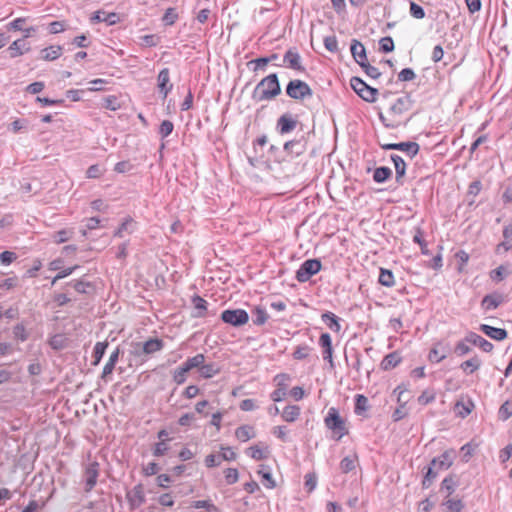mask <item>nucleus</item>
<instances>
[{
  "label": "nucleus",
  "mask_w": 512,
  "mask_h": 512,
  "mask_svg": "<svg viewBox=\"0 0 512 512\" xmlns=\"http://www.w3.org/2000/svg\"><path fill=\"white\" fill-rule=\"evenodd\" d=\"M378 281L385 287H393L395 284L394 275L391 270L381 268Z\"/></svg>",
  "instance_id": "obj_32"
},
{
  "label": "nucleus",
  "mask_w": 512,
  "mask_h": 512,
  "mask_svg": "<svg viewBox=\"0 0 512 512\" xmlns=\"http://www.w3.org/2000/svg\"><path fill=\"white\" fill-rule=\"evenodd\" d=\"M134 231V221L132 218H126L119 228L115 231L114 236L118 238H123L128 234L133 233Z\"/></svg>",
  "instance_id": "obj_26"
},
{
  "label": "nucleus",
  "mask_w": 512,
  "mask_h": 512,
  "mask_svg": "<svg viewBox=\"0 0 512 512\" xmlns=\"http://www.w3.org/2000/svg\"><path fill=\"white\" fill-rule=\"evenodd\" d=\"M281 92L278 77L275 73L263 78L253 91V98L260 102L271 100L278 96Z\"/></svg>",
  "instance_id": "obj_2"
},
{
  "label": "nucleus",
  "mask_w": 512,
  "mask_h": 512,
  "mask_svg": "<svg viewBox=\"0 0 512 512\" xmlns=\"http://www.w3.org/2000/svg\"><path fill=\"white\" fill-rule=\"evenodd\" d=\"M512 416V404L510 401L503 403L499 409V418L506 421Z\"/></svg>",
  "instance_id": "obj_50"
},
{
  "label": "nucleus",
  "mask_w": 512,
  "mask_h": 512,
  "mask_svg": "<svg viewBox=\"0 0 512 512\" xmlns=\"http://www.w3.org/2000/svg\"><path fill=\"white\" fill-rule=\"evenodd\" d=\"M368 399L362 394H357L355 396V408L354 412L357 415H364L368 410Z\"/></svg>",
  "instance_id": "obj_36"
},
{
  "label": "nucleus",
  "mask_w": 512,
  "mask_h": 512,
  "mask_svg": "<svg viewBox=\"0 0 512 512\" xmlns=\"http://www.w3.org/2000/svg\"><path fill=\"white\" fill-rule=\"evenodd\" d=\"M272 433L283 442L288 441V430L286 426H276Z\"/></svg>",
  "instance_id": "obj_61"
},
{
  "label": "nucleus",
  "mask_w": 512,
  "mask_h": 512,
  "mask_svg": "<svg viewBox=\"0 0 512 512\" xmlns=\"http://www.w3.org/2000/svg\"><path fill=\"white\" fill-rule=\"evenodd\" d=\"M16 258V254L11 251H4L0 253V262L2 265H10Z\"/></svg>",
  "instance_id": "obj_63"
},
{
  "label": "nucleus",
  "mask_w": 512,
  "mask_h": 512,
  "mask_svg": "<svg viewBox=\"0 0 512 512\" xmlns=\"http://www.w3.org/2000/svg\"><path fill=\"white\" fill-rule=\"evenodd\" d=\"M350 50L353 58L359 65L367 62L366 50L361 42L356 39L352 40Z\"/></svg>",
  "instance_id": "obj_16"
},
{
  "label": "nucleus",
  "mask_w": 512,
  "mask_h": 512,
  "mask_svg": "<svg viewBox=\"0 0 512 512\" xmlns=\"http://www.w3.org/2000/svg\"><path fill=\"white\" fill-rule=\"evenodd\" d=\"M73 234H74L73 230L62 229L60 231H57L53 235V240H54L55 243L61 244V243H64V242L68 241L69 239H71Z\"/></svg>",
  "instance_id": "obj_42"
},
{
  "label": "nucleus",
  "mask_w": 512,
  "mask_h": 512,
  "mask_svg": "<svg viewBox=\"0 0 512 512\" xmlns=\"http://www.w3.org/2000/svg\"><path fill=\"white\" fill-rule=\"evenodd\" d=\"M30 47L25 43L23 39H18L12 42V44L8 47V52L11 58H16L18 56L23 55L25 52H28Z\"/></svg>",
  "instance_id": "obj_21"
},
{
  "label": "nucleus",
  "mask_w": 512,
  "mask_h": 512,
  "mask_svg": "<svg viewBox=\"0 0 512 512\" xmlns=\"http://www.w3.org/2000/svg\"><path fill=\"white\" fill-rule=\"evenodd\" d=\"M481 366V360L477 357V356H474L466 361H464L461 365H460V368L465 372V373H473L475 372L476 370H478Z\"/></svg>",
  "instance_id": "obj_34"
},
{
  "label": "nucleus",
  "mask_w": 512,
  "mask_h": 512,
  "mask_svg": "<svg viewBox=\"0 0 512 512\" xmlns=\"http://www.w3.org/2000/svg\"><path fill=\"white\" fill-rule=\"evenodd\" d=\"M438 472L439 471H437V469L435 467L430 465L427 469V472H426L423 482H422L423 487H425V488L429 487L430 484L432 483V481L437 477Z\"/></svg>",
  "instance_id": "obj_46"
},
{
  "label": "nucleus",
  "mask_w": 512,
  "mask_h": 512,
  "mask_svg": "<svg viewBox=\"0 0 512 512\" xmlns=\"http://www.w3.org/2000/svg\"><path fill=\"white\" fill-rule=\"evenodd\" d=\"M321 262L318 259H308L304 261L296 272V279L301 282H307L313 275L321 269Z\"/></svg>",
  "instance_id": "obj_6"
},
{
  "label": "nucleus",
  "mask_w": 512,
  "mask_h": 512,
  "mask_svg": "<svg viewBox=\"0 0 512 512\" xmlns=\"http://www.w3.org/2000/svg\"><path fill=\"white\" fill-rule=\"evenodd\" d=\"M384 150H399L406 152L413 158L419 152V145L416 142L388 143L381 145Z\"/></svg>",
  "instance_id": "obj_10"
},
{
  "label": "nucleus",
  "mask_w": 512,
  "mask_h": 512,
  "mask_svg": "<svg viewBox=\"0 0 512 512\" xmlns=\"http://www.w3.org/2000/svg\"><path fill=\"white\" fill-rule=\"evenodd\" d=\"M297 126V121L290 115L284 114L277 121V127L281 134H287L293 131Z\"/></svg>",
  "instance_id": "obj_18"
},
{
  "label": "nucleus",
  "mask_w": 512,
  "mask_h": 512,
  "mask_svg": "<svg viewBox=\"0 0 512 512\" xmlns=\"http://www.w3.org/2000/svg\"><path fill=\"white\" fill-rule=\"evenodd\" d=\"M178 18V14L176 13L174 8H168L163 16V21L167 25H173Z\"/></svg>",
  "instance_id": "obj_59"
},
{
  "label": "nucleus",
  "mask_w": 512,
  "mask_h": 512,
  "mask_svg": "<svg viewBox=\"0 0 512 512\" xmlns=\"http://www.w3.org/2000/svg\"><path fill=\"white\" fill-rule=\"evenodd\" d=\"M164 347V342L158 338H151L145 341L142 345V352L144 354L150 355L162 350Z\"/></svg>",
  "instance_id": "obj_22"
},
{
  "label": "nucleus",
  "mask_w": 512,
  "mask_h": 512,
  "mask_svg": "<svg viewBox=\"0 0 512 512\" xmlns=\"http://www.w3.org/2000/svg\"><path fill=\"white\" fill-rule=\"evenodd\" d=\"M360 66L364 69L365 73L373 79H377L381 75L379 69L370 65L368 61Z\"/></svg>",
  "instance_id": "obj_58"
},
{
  "label": "nucleus",
  "mask_w": 512,
  "mask_h": 512,
  "mask_svg": "<svg viewBox=\"0 0 512 512\" xmlns=\"http://www.w3.org/2000/svg\"><path fill=\"white\" fill-rule=\"evenodd\" d=\"M352 89L366 102L373 103L377 99L378 90L367 85L362 79L352 77L350 80Z\"/></svg>",
  "instance_id": "obj_4"
},
{
  "label": "nucleus",
  "mask_w": 512,
  "mask_h": 512,
  "mask_svg": "<svg viewBox=\"0 0 512 512\" xmlns=\"http://www.w3.org/2000/svg\"><path fill=\"white\" fill-rule=\"evenodd\" d=\"M324 46L330 52L338 51V41L335 36H327L324 38Z\"/></svg>",
  "instance_id": "obj_56"
},
{
  "label": "nucleus",
  "mask_w": 512,
  "mask_h": 512,
  "mask_svg": "<svg viewBox=\"0 0 512 512\" xmlns=\"http://www.w3.org/2000/svg\"><path fill=\"white\" fill-rule=\"evenodd\" d=\"M65 337L61 334L52 336L49 340V344L53 349L59 350L65 346Z\"/></svg>",
  "instance_id": "obj_52"
},
{
  "label": "nucleus",
  "mask_w": 512,
  "mask_h": 512,
  "mask_svg": "<svg viewBox=\"0 0 512 512\" xmlns=\"http://www.w3.org/2000/svg\"><path fill=\"white\" fill-rule=\"evenodd\" d=\"M286 93L289 97L295 100H303L312 96V90L309 85L299 79L291 80L288 83L286 87Z\"/></svg>",
  "instance_id": "obj_5"
},
{
  "label": "nucleus",
  "mask_w": 512,
  "mask_h": 512,
  "mask_svg": "<svg viewBox=\"0 0 512 512\" xmlns=\"http://www.w3.org/2000/svg\"><path fill=\"white\" fill-rule=\"evenodd\" d=\"M62 50V47L59 45L44 48L41 50V58L46 61L56 60L61 56Z\"/></svg>",
  "instance_id": "obj_25"
},
{
  "label": "nucleus",
  "mask_w": 512,
  "mask_h": 512,
  "mask_svg": "<svg viewBox=\"0 0 512 512\" xmlns=\"http://www.w3.org/2000/svg\"><path fill=\"white\" fill-rule=\"evenodd\" d=\"M126 497L131 509L138 508L146 501L143 485H135L130 491L127 492Z\"/></svg>",
  "instance_id": "obj_9"
},
{
  "label": "nucleus",
  "mask_w": 512,
  "mask_h": 512,
  "mask_svg": "<svg viewBox=\"0 0 512 512\" xmlns=\"http://www.w3.org/2000/svg\"><path fill=\"white\" fill-rule=\"evenodd\" d=\"M324 422L326 427L330 429L335 435H337V440H340L348 433L345 421L341 418L338 410L335 407L329 408Z\"/></svg>",
  "instance_id": "obj_3"
},
{
  "label": "nucleus",
  "mask_w": 512,
  "mask_h": 512,
  "mask_svg": "<svg viewBox=\"0 0 512 512\" xmlns=\"http://www.w3.org/2000/svg\"><path fill=\"white\" fill-rule=\"evenodd\" d=\"M258 474L262 477V484L268 488L273 489L275 487V481L272 477L271 469L267 465H261L258 470Z\"/></svg>",
  "instance_id": "obj_23"
},
{
  "label": "nucleus",
  "mask_w": 512,
  "mask_h": 512,
  "mask_svg": "<svg viewBox=\"0 0 512 512\" xmlns=\"http://www.w3.org/2000/svg\"><path fill=\"white\" fill-rule=\"evenodd\" d=\"M391 160L395 167L396 181L399 184H403V178H404L405 172H406V163L401 156L396 155V154L391 155Z\"/></svg>",
  "instance_id": "obj_19"
},
{
  "label": "nucleus",
  "mask_w": 512,
  "mask_h": 512,
  "mask_svg": "<svg viewBox=\"0 0 512 512\" xmlns=\"http://www.w3.org/2000/svg\"><path fill=\"white\" fill-rule=\"evenodd\" d=\"M117 19H118V17H117V14H115V13L106 14V13L100 12V11L95 12L93 14V16L91 17V20L93 22H106L109 25L115 24Z\"/></svg>",
  "instance_id": "obj_29"
},
{
  "label": "nucleus",
  "mask_w": 512,
  "mask_h": 512,
  "mask_svg": "<svg viewBox=\"0 0 512 512\" xmlns=\"http://www.w3.org/2000/svg\"><path fill=\"white\" fill-rule=\"evenodd\" d=\"M253 323L255 325L261 326L266 323L268 319V314L265 308L261 306H256L252 311Z\"/></svg>",
  "instance_id": "obj_35"
},
{
  "label": "nucleus",
  "mask_w": 512,
  "mask_h": 512,
  "mask_svg": "<svg viewBox=\"0 0 512 512\" xmlns=\"http://www.w3.org/2000/svg\"><path fill=\"white\" fill-rule=\"evenodd\" d=\"M189 371L186 370V368L181 365L179 366L177 369H175V371L173 372V380L174 382L177 384V385H181L183 384L187 377H186V374L188 373Z\"/></svg>",
  "instance_id": "obj_44"
},
{
  "label": "nucleus",
  "mask_w": 512,
  "mask_h": 512,
  "mask_svg": "<svg viewBox=\"0 0 512 512\" xmlns=\"http://www.w3.org/2000/svg\"><path fill=\"white\" fill-rule=\"evenodd\" d=\"M310 350L308 345L298 346L293 352V357L297 360L305 359L308 357Z\"/></svg>",
  "instance_id": "obj_54"
},
{
  "label": "nucleus",
  "mask_w": 512,
  "mask_h": 512,
  "mask_svg": "<svg viewBox=\"0 0 512 512\" xmlns=\"http://www.w3.org/2000/svg\"><path fill=\"white\" fill-rule=\"evenodd\" d=\"M356 464H357V456L356 455H348L341 460L340 470L343 473H348L355 469Z\"/></svg>",
  "instance_id": "obj_37"
},
{
  "label": "nucleus",
  "mask_w": 512,
  "mask_h": 512,
  "mask_svg": "<svg viewBox=\"0 0 512 512\" xmlns=\"http://www.w3.org/2000/svg\"><path fill=\"white\" fill-rule=\"evenodd\" d=\"M205 362L204 354H197L193 357L188 358L182 365L186 368V370L190 371L192 369L197 368L198 370L202 366V363Z\"/></svg>",
  "instance_id": "obj_33"
},
{
  "label": "nucleus",
  "mask_w": 512,
  "mask_h": 512,
  "mask_svg": "<svg viewBox=\"0 0 512 512\" xmlns=\"http://www.w3.org/2000/svg\"><path fill=\"white\" fill-rule=\"evenodd\" d=\"M157 81L160 93L163 95V98H166L173 88V85L170 83V72L168 68H164L159 72Z\"/></svg>",
  "instance_id": "obj_12"
},
{
  "label": "nucleus",
  "mask_w": 512,
  "mask_h": 512,
  "mask_svg": "<svg viewBox=\"0 0 512 512\" xmlns=\"http://www.w3.org/2000/svg\"><path fill=\"white\" fill-rule=\"evenodd\" d=\"M225 474V481L228 485H232L236 483L239 479V473L236 468H227L224 471Z\"/></svg>",
  "instance_id": "obj_51"
},
{
  "label": "nucleus",
  "mask_w": 512,
  "mask_h": 512,
  "mask_svg": "<svg viewBox=\"0 0 512 512\" xmlns=\"http://www.w3.org/2000/svg\"><path fill=\"white\" fill-rule=\"evenodd\" d=\"M380 51L383 53H389L394 50V42L393 39L389 36L383 37L379 41Z\"/></svg>",
  "instance_id": "obj_49"
},
{
  "label": "nucleus",
  "mask_w": 512,
  "mask_h": 512,
  "mask_svg": "<svg viewBox=\"0 0 512 512\" xmlns=\"http://www.w3.org/2000/svg\"><path fill=\"white\" fill-rule=\"evenodd\" d=\"M300 407L297 405L286 406L282 412V418L287 422H294L300 415Z\"/></svg>",
  "instance_id": "obj_31"
},
{
  "label": "nucleus",
  "mask_w": 512,
  "mask_h": 512,
  "mask_svg": "<svg viewBox=\"0 0 512 512\" xmlns=\"http://www.w3.org/2000/svg\"><path fill=\"white\" fill-rule=\"evenodd\" d=\"M192 302H193L195 309L197 310V313L195 314V316L203 317L207 310V305H208L207 301L200 296H194L192 299Z\"/></svg>",
  "instance_id": "obj_41"
},
{
  "label": "nucleus",
  "mask_w": 512,
  "mask_h": 512,
  "mask_svg": "<svg viewBox=\"0 0 512 512\" xmlns=\"http://www.w3.org/2000/svg\"><path fill=\"white\" fill-rule=\"evenodd\" d=\"M222 462V459L219 455L209 454L205 458V465L208 468L219 466Z\"/></svg>",
  "instance_id": "obj_64"
},
{
  "label": "nucleus",
  "mask_w": 512,
  "mask_h": 512,
  "mask_svg": "<svg viewBox=\"0 0 512 512\" xmlns=\"http://www.w3.org/2000/svg\"><path fill=\"white\" fill-rule=\"evenodd\" d=\"M283 61L291 69L298 71L304 70L303 66L301 65V57L299 53L294 49H289L285 53Z\"/></svg>",
  "instance_id": "obj_14"
},
{
  "label": "nucleus",
  "mask_w": 512,
  "mask_h": 512,
  "mask_svg": "<svg viewBox=\"0 0 512 512\" xmlns=\"http://www.w3.org/2000/svg\"><path fill=\"white\" fill-rule=\"evenodd\" d=\"M410 14L416 19H423L425 17L424 9L415 2L410 3Z\"/></svg>",
  "instance_id": "obj_55"
},
{
  "label": "nucleus",
  "mask_w": 512,
  "mask_h": 512,
  "mask_svg": "<svg viewBox=\"0 0 512 512\" xmlns=\"http://www.w3.org/2000/svg\"><path fill=\"white\" fill-rule=\"evenodd\" d=\"M219 373V367L215 363H202L199 369V374L205 379L214 377Z\"/></svg>",
  "instance_id": "obj_28"
},
{
  "label": "nucleus",
  "mask_w": 512,
  "mask_h": 512,
  "mask_svg": "<svg viewBox=\"0 0 512 512\" xmlns=\"http://www.w3.org/2000/svg\"><path fill=\"white\" fill-rule=\"evenodd\" d=\"M473 407H474V404L471 401H466V402L458 401L455 404V411H456L457 415H459L462 418H465L466 416H468L471 413Z\"/></svg>",
  "instance_id": "obj_39"
},
{
  "label": "nucleus",
  "mask_w": 512,
  "mask_h": 512,
  "mask_svg": "<svg viewBox=\"0 0 512 512\" xmlns=\"http://www.w3.org/2000/svg\"><path fill=\"white\" fill-rule=\"evenodd\" d=\"M413 103L411 96L408 94L397 98L385 114L382 112L379 113L380 121L385 127L391 129L406 124V122L403 121V115L412 108Z\"/></svg>",
  "instance_id": "obj_1"
},
{
  "label": "nucleus",
  "mask_w": 512,
  "mask_h": 512,
  "mask_svg": "<svg viewBox=\"0 0 512 512\" xmlns=\"http://www.w3.org/2000/svg\"><path fill=\"white\" fill-rule=\"evenodd\" d=\"M99 475V464L97 462L90 463L85 470V489L90 491L97 483Z\"/></svg>",
  "instance_id": "obj_11"
},
{
  "label": "nucleus",
  "mask_w": 512,
  "mask_h": 512,
  "mask_svg": "<svg viewBox=\"0 0 512 512\" xmlns=\"http://www.w3.org/2000/svg\"><path fill=\"white\" fill-rule=\"evenodd\" d=\"M401 362V357L397 352H392L384 357L381 362L383 370H390L396 367Z\"/></svg>",
  "instance_id": "obj_27"
},
{
  "label": "nucleus",
  "mask_w": 512,
  "mask_h": 512,
  "mask_svg": "<svg viewBox=\"0 0 512 512\" xmlns=\"http://www.w3.org/2000/svg\"><path fill=\"white\" fill-rule=\"evenodd\" d=\"M107 346H108V344L105 342H97L95 344L94 350H93V356L95 358V361H94L95 365H97L101 361L103 355L105 354Z\"/></svg>",
  "instance_id": "obj_43"
},
{
  "label": "nucleus",
  "mask_w": 512,
  "mask_h": 512,
  "mask_svg": "<svg viewBox=\"0 0 512 512\" xmlns=\"http://www.w3.org/2000/svg\"><path fill=\"white\" fill-rule=\"evenodd\" d=\"M445 358L446 354L440 353L439 349L436 346L433 347L428 354V359L434 363H439Z\"/></svg>",
  "instance_id": "obj_57"
},
{
  "label": "nucleus",
  "mask_w": 512,
  "mask_h": 512,
  "mask_svg": "<svg viewBox=\"0 0 512 512\" xmlns=\"http://www.w3.org/2000/svg\"><path fill=\"white\" fill-rule=\"evenodd\" d=\"M284 150L290 154L300 155L304 151V146L302 141L293 140L285 143Z\"/></svg>",
  "instance_id": "obj_40"
},
{
  "label": "nucleus",
  "mask_w": 512,
  "mask_h": 512,
  "mask_svg": "<svg viewBox=\"0 0 512 512\" xmlns=\"http://www.w3.org/2000/svg\"><path fill=\"white\" fill-rule=\"evenodd\" d=\"M221 320L234 327H239L248 322L249 315L243 309H227L221 313Z\"/></svg>",
  "instance_id": "obj_7"
},
{
  "label": "nucleus",
  "mask_w": 512,
  "mask_h": 512,
  "mask_svg": "<svg viewBox=\"0 0 512 512\" xmlns=\"http://www.w3.org/2000/svg\"><path fill=\"white\" fill-rule=\"evenodd\" d=\"M392 176V170L389 167L381 166L374 170L373 180L377 183H384Z\"/></svg>",
  "instance_id": "obj_30"
},
{
  "label": "nucleus",
  "mask_w": 512,
  "mask_h": 512,
  "mask_svg": "<svg viewBox=\"0 0 512 512\" xmlns=\"http://www.w3.org/2000/svg\"><path fill=\"white\" fill-rule=\"evenodd\" d=\"M416 77L415 72L411 68H404L398 74L400 81H412Z\"/></svg>",
  "instance_id": "obj_62"
},
{
  "label": "nucleus",
  "mask_w": 512,
  "mask_h": 512,
  "mask_svg": "<svg viewBox=\"0 0 512 512\" xmlns=\"http://www.w3.org/2000/svg\"><path fill=\"white\" fill-rule=\"evenodd\" d=\"M235 436L239 441L247 442L251 438L255 437V431L252 426L243 425L236 429Z\"/></svg>",
  "instance_id": "obj_24"
},
{
  "label": "nucleus",
  "mask_w": 512,
  "mask_h": 512,
  "mask_svg": "<svg viewBox=\"0 0 512 512\" xmlns=\"http://www.w3.org/2000/svg\"><path fill=\"white\" fill-rule=\"evenodd\" d=\"M465 340L470 344L478 346L484 352H490L493 349V344L491 342L474 332L468 333L465 336Z\"/></svg>",
  "instance_id": "obj_13"
},
{
  "label": "nucleus",
  "mask_w": 512,
  "mask_h": 512,
  "mask_svg": "<svg viewBox=\"0 0 512 512\" xmlns=\"http://www.w3.org/2000/svg\"><path fill=\"white\" fill-rule=\"evenodd\" d=\"M479 329L491 339L501 341L507 337V331L502 328L492 327L487 324H481Z\"/></svg>",
  "instance_id": "obj_17"
},
{
  "label": "nucleus",
  "mask_w": 512,
  "mask_h": 512,
  "mask_svg": "<svg viewBox=\"0 0 512 512\" xmlns=\"http://www.w3.org/2000/svg\"><path fill=\"white\" fill-rule=\"evenodd\" d=\"M196 509H205L208 512H217L218 508L209 500H197L193 502Z\"/></svg>",
  "instance_id": "obj_45"
},
{
  "label": "nucleus",
  "mask_w": 512,
  "mask_h": 512,
  "mask_svg": "<svg viewBox=\"0 0 512 512\" xmlns=\"http://www.w3.org/2000/svg\"><path fill=\"white\" fill-rule=\"evenodd\" d=\"M504 301V298L499 293H492L484 296L481 301V306L484 310L490 311L496 309Z\"/></svg>",
  "instance_id": "obj_15"
},
{
  "label": "nucleus",
  "mask_w": 512,
  "mask_h": 512,
  "mask_svg": "<svg viewBox=\"0 0 512 512\" xmlns=\"http://www.w3.org/2000/svg\"><path fill=\"white\" fill-rule=\"evenodd\" d=\"M174 129V124L170 120H164L161 122L159 126V134L161 138H166L169 136Z\"/></svg>",
  "instance_id": "obj_48"
},
{
  "label": "nucleus",
  "mask_w": 512,
  "mask_h": 512,
  "mask_svg": "<svg viewBox=\"0 0 512 512\" xmlns=\"http://www.w3.org/2000/svg\"><path fill=\"white\" fill-rule=\"evenodd\" d=\"M246 454L249 455L254 460L259 461L267 458L268 451L267 449H263L259 445H254L246 450Z\"/></svg>",
  "instance_id": "obj_38"
},
{
  "label": "nucleus",
  "mask_w": 512,
  "mask_h": 512,
  "mask_svg": "<svg viewBox=\"0 0 512 512\" xmlns=\"http://www.w3.org/2000/svg\"><path fill=\"white\" fill-rule=\"evenodd\" d=\"M169 447L168 445L166 444L165 441H160L158 443H156L154 445V448H153V455L155 457H161L163 455L166 454V452L168 451Z\"/></svg>",
  "instance_id": "obj_60"
},
{
  "label": "nucleus",
  "mask_w": 512,
  "mask_h": 512,
  "mask_svg": "<svg viewBox=\"0 0 512 512\" xmlns=\"http://www.w3.org/2000/svg\"><path fill=\"white\" fill-rule=\"evenodd\" d=\"M103 107L106 109L116 111L120 108V103L118 101V98L114 95L107 96L103 99Z\"/></svg>",
  "instance_id": "obj_47"
},
{
  "label": "nucleus",
  "mask_w": 512,
  "mask_h": 512,
  "mask_svg": "<svg viewBox=\"0 0 512 512\" xmlns=\"http://www.w3.org/2000/svg\"><path fill=\"white\" fill-rule=\"evenodd\" d=\"M456 458V451L449 449L444 451L439 457L434 458L431 461V465L437 469V471L447 470L451 467Z\"/></svg>",
  "instance_id": "obj_8"
},
{
  "label": "nucleus",
  "mask_w": 512,
  "mask_h": 512,
  "mask_svg": "<svg viewBox=\"0 0 512 512\" xmlns=\"http://www.w3.org/2000/svg\"><path fill=\"white\" fill-rule=\"evenodd\" d=\"M321 320L331 331L338 333L341 330L339 318L334 313L326 311L321 315Z\"/></svg>",
  "instance_id": "obj_20"
},
{
  "label": "nucleus",
  "mask_w": 512,
  "mask_h": 512,
  "mask_svg": "<svg viewBox=\"0 0 512 512\" xmlns=\"http://www.w3.org/2000/svg\"><path fill=\"white\" fill-rule=\"evenodd\" d=\"M444 505L446 506L448 512H460L463 508V504L461 500L449 499Z\"/></svg>",
  "instance_id": "obj_53"
}]
</instances>
